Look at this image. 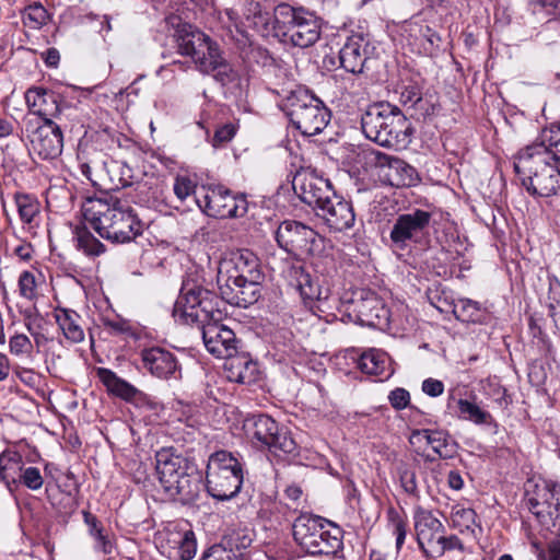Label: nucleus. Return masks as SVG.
I'll list each match as a JSON object with an SVG mask.
<instances>
[{"label":"nucleus","mask_w":560,"mask_h":560,"mask_svg":"<svg viewBox=\"0 0 560 560\" xmlns=\"http://www.w3.org/2000/svg\"><path fill=\"white\" fill-rule=\"evenodd\" d=\"M220 298L195 279L182 282L173 316L183 324L197 326L206 349L217 358L228 359L240 349L241 340L228 326L220 324Z\"/></svg>","instance_id":"nucleus-1"},{"label":"nucleus","mask_w":560,"mask_h":560,"mask_svg":"<svg viewBox=\"0 0 560 560\" xmlns=\"http://www.w3.org/2000/svg\"><path fill=\"white\" fill-rule=\"evenodd\" d=\"M275 238L278 246L295 259L283 270V277L299 292L303 304L313 310L315 303L326 302L331 295L329 283L315 281L302 262L319 249L323 243L319 234L300 221L284 220L276 230Z\"/></svg>","instance_id":"nucleus-2"},{"label":"nucleus","mask_w":560,"mask_h":560,"mask_svg":"<svg viewBox=\"0 0 560 560\" xmlns=\"http://www.w3.org/2000/svg\"><path fill=\"white\" fill-rule=\"evenodd\" d=\"M550 133L551 126L544 128L537 141L515 158L514 171L522 186L534 197H550L560 189V150Z\"/></svg>","instance_id":"nucleus-3"},{"label":"nucleus","mask_w":560,"mask_h":560,"mask_svg":"<svg viewBox=\"0 0 560 560\" xmlns=\"http://www.w3.org/2000/svg\"><path fill=\"white\" fill-rule=\"evenodd\" d=\"M82 215L102 238L113 244L136 242L144 231V223L136 210L114 197L86 198Z\"/></svg>","instance_id":"nucleus-4"},{"label":"nucleus","mask_w":560,"mask_h":560,"mask_svg":"<svg viewBox=\"0 0 560 560\" xmlns=\"http://www.w3.org/2000/svg\"><path fill=\"white\" fill-rule=\"evenodd\" d=\"M361 129L371 141L384 148L406 149L415 128L401 109L389 102H376L361 115Z\"/></svg>","instance_id":"nucleus-5"},{"label":"nucleus","mask_w":560,"mask_h":560,"mask_svg":"<svg viewBox=\"0 0 560 560\" xmlns=\"http://www.w3.org/2000/svg\"><path fill=\"white\" fill-rule=\"evenodd\" d=\"M525 501L537 522L549 529L555 527L560 538V481L547 478L528 480L525 487ZM549 560H560V540L548 545Z\"/></svg>","instance_id":"nucleus-6"},{"label":"nucleus","mask_w":560,"mask_h":560,"mask_svg":"<svg viewBox=\"0 0 560 560\" xmlns=\"http://www.w3.org/2000/svg\"><path fill=\"white\" fill-rule=\"evenodd\" d=\"M280 108L292 127L304 137L323 132L331 118V112L325 103L304 86L290 91L281 100Z\"/></svg>","instance_id":"nucleus-7"},{"label":"nucleus","mask_w":560,"mask_h":560,"mask_svg":"<svg viewBox=\"0 0 560 560\" xmlns=\"http://www.w3.org/2000/svg\"><path fill=\"white\" fill-rule=\"evenodd\" d=\"M245 434L252 445L281 462L291 463L300 456L301 447L290 431L281 428L278 422L266 413L250 415L243 424Z\"/></svg>","instance_id":"nucleus-8"},{"label":"nucleus","mask_w":560,"mask_h":560,"mask_svg":"<svg viewBox=\"0 0 560 560\" xmlns=\"http://www.w3.org/2000/svg\"><path fill=\"white\" fill-rule=\"evenodd\" d=\"M294 541L312 556H336L343 548V530L322 516L303 513L292 524Z\"/></svg>","instance_id":"nucleus-9"},{"label":"nucleus","mask_w":560,"mask_h":560,"mask_svg":"<svg viewBox=\"0 0 560 560\" xmlns=\"http://www.w3.org/2000/svg\"><path fill=\"white\" fill-rule=\"evenodd\" d=\"M244 482V463L237 453L226 450L213 452L207 463L205 487L217 501L235 498Z\"/></svg>","instance_id":"nucleus-10"},{"label":"nucleus","mask_w":560,"mask_h":560,"mask_svg":"<svg viewBox=\"0 0 560 560\" xmlns=\"http://www.w3.org/2000/svg\"><path fill=\"white\" fill-rule=\"evenodd\" d=\"M278 40L299 48H307L322 35V20L303 7L282 2L278 4Z\"/></svg>","instance_id":"nucleus-11"},{"label":"nucleus","mask_w":560,"mask_h":560,"mask_svg":"<svg viewBox=\"0 0 560 560\" xmlns=\"http://www.w3.org/2000/svg\"><path fill=\"white\" fill-rule=\"evenodd\" d=\"M433 211L410 208L399 213L393 222L389 232V247L394 253L425 249L430 246V229L433 221Z\"/></svg>","instance_id":"nucleus-12"},{"label":"nucleus","mask_w":560,"mask_h":560,"mask_svg":"<svg viewBox=\"0 0 560 560\" xmlns=\"http://www.w3.org/2000/svg\"><path fill=\"white\" fill-rule=\"evenodd\" d=\"M177 52L189 57L196 69L209 74L221 62L219 44L209 35L189 24L179 26L174 34Z\"/></svg>","instance_id":"nucleus-13"},{"label":"nucleus","mask_w":560,"mask_h":560,"mask_svg":"<svg viewBox=\"0 0 560 560\" xmlns=\"http://www.w3.org/2000/svg\"><path fill=\"white\" fill-rule=\"evenodd\" d=\"M196 202L206 215L215 219L242 218L248 210L245 194L234 192L221 184L210 185Z\"/></svg>","instance_id":"nucleus-14"},{"label":"nucleus","mask_w":560,"mask_h":560,"mask_svg":"<svg viewBox=\"0 0 560 560\" xmlns=\"http://www.w3.org/2000/svg\"><path fill=\"white\" fill-rule=\"evenodd\" d=\"M292 188L301 201L314 211L318 210L319 206L329 203V199L336 194L331 182L312 167H301L295 172Z\"/></svg>","instance_id":"nucleus-15"},{"label":"nucleus","mask_w":560,"mask_h":560,"mask_svg":"<svg viewBox=\"0 0 560 560\" xmlns=\"http://www.w3.org/2000/svg\"><path fill=\"white\" fill-rule=\"evenodd\" d=\"M159 549L170 560H191L197 552L195 533L187 523H168L159 533Z\"/></svg>","instance_id":"nucleus-16"},{"label":"nucleus","mask_w":560,"mask_h":560,"mask_svg":"<svg viewBox=\"0 0 560 560\" xmlns=\"http://www.w3.org/2000/svg\"><path fill=\"white\" fill-rule=\"evenodd\" d=\"M350 301L351 311L358 322L368 327L383 329L389 323V310L383 300L371 290L355 292Z\"/></svg>","instance_id":"nucleus-17"},{"label":"nucleus","mask_w":560,"mask_h":560,"mask_svg":"<svg viewBox=\"0 0 560 560\" xmlns=\"http://www.w3.org/2000/svg\"><path fill=\"white\" fill-rule=\"evenodd\" d=\"M140 357L143 368L151 375L161 380L182 378V366L172 351L155 346L142 349Z\"/></svg>","instance_id":"nucleus-18"},{"label":"nucleus","mask_w":560,"mask_h":560,"mask_svg":"<svg viewBox=\"0 0 560 560\" xmlns=\"http://www.w3.org/2000/svg\"><path fill=\"white\" fill-rule=\"evenodd\" d=\"M32 151L40 160H54L62 153L63 135L54 120H45L30 136Z\"/></svg>","instance_id":"nucleus-19"},{"label":"nucleus","mask_w":560,"mask_h":560,"mask_svg":"<svg viewBox=\"0 0 560 560\" xmlns=\"http://www.w3.org/2000/svg\"><path fill=\"white\" fill-rule=\"evenodd\" d=\"M25 101L33 114L45 120H52L67 106L60 92L44 86H32L25 92Z\"/></svg>","instance_id":"nucleus-20"},{"label":"nucleus","mask_w":560,"mask_h":560,"mask_svg":"<svg viewBox=\"0 0 560 560\" xmlns=\"http://www.w3.org/2000/svg\"><path fill=\"white\" fill-rule=\"evenodd\" d=\"M202 483V474L198 467L192 464L173 480L172 485L164 488L167 497L182 504H194L200 497Z\"/></svg>","instance_id":"nucleus-21"},{"label":"nucleus","mask_w":560,"mask_h":560,"mask_svg":"<svg viewBox=\"0 0 560 560\" xmlns=\"http://www.w3.org/2000/svg\"><path fill=\"white\" fill-rule=\"evenodd\" d=\"M415 532L418 547L425 558H431L429 547L438 544L439 536L445 534V526L429 510L418 506L413 514Z\"/></svg>","instance_id":"nucleus-22"},{"label":"nucleus","mask_w":560,"mask_h":560,"mask_svg":"<svg viewBox=\"0 0 560 560\" xmlns=\"http://www.w3.org/2000/svg\"><path fill=\"white\" fill-rule=\"evenodd\" d=\"M315 213L330 230L337 232L352 228L355 221L352 203L337 192L329 199V203L319 206Z\"/></svg>","instance_id":"nucleus-23"},{"label":"nucleus","mask_w":560,"mask_h":560,"mask_svg":"<svg viewBox=\"0 0 560 560\" xmlns=\"http://www.w3.org/2000/svg\"><path fill=\"white\" fill-rule=\"evenodd\" d=\"M371 54V45L362 34H352L339 50L340 67L346 71L362 73L365 62Z\"/></svg>","instance_id":"nucleus-24"},{"label":"nucleus","mask_w":560,"mask_h":560,"mask_svg":"<svg viewBox=\"0 0 560 560\" xmlns=\"http://www.w3.org/2000/svg\"><path fill=\"white\" fill-rule=\"evenodd\" d=\"M375 162L381 167H388V177L393 186L415 187L421 182L417 170L399 158L376 151Z\"/></svg>","instance_id":"nucleus-25"},{"label":"nucleus","mask_w":560,"mask_h":560,"mask_svg":"<svg viewBox=\"0 0 560 560\" xmlns=\"http://www.w3.org/2000/svg\"><path fill=\"white\" fill-rule=\"evenodd\" d=\"M278 5L273 9V13L262 10V7L257 1H247L244 8L243 15L246 25L256 31L262 37H273L278 39V23H277Z\"/></svg>","instance_id":"nucleus-26"},{"label":"nucleus","mask_w":560,"mask_h":560,"mask_svg":"<svg viewBox=\"0 0 560 560\" xmlns=\"http://www.w3.org/2000/svg\"><path fill=\"white\" fill-rule=\"evenodd\" d=\"M224 370L231 382L250 385L259 378L257 361L253 360L248 352L240 351V349L235 354L225 359Z\"/></svg>","instance_id":"nucleus-27"},{"label":"nucleus","mask_w":560,"mask_h":560,"mask_svg":"<svg viewBox=\"0 0 560 560\" xmlns=\"http://www.w3.org/2000/svg\"><path fill=\"white\" fill-rule=\"evenodd\" d=\"M192 464V462L176 454L172 447L158 451L155 453V471L163 489L167 485H172L173 480Z\"/></svg>","instance_id":"nucleus-28"},{"label":"nucleus","mask_w":560,"mask_h":560,"mask_svg":"<svg viewBox=\"0 0 560 560\" xmlns=\"http://www.w3.org/2000/svg\"><path fill=\"white\" fill-rule=\"evenodd\" d=\"M219 268L236 279H265L259 258L249 249L240 250L233 258L223 261Z\"/></svg>","instance_id":"nucleus-29"},{"label":"nucleus","mask_w":560,"mask_h":560,"mask_svg":"<svg viewBox=\"0 0 560 560\" xmlns=\"http://www.w3.org/2000/svg\"><path fill=\"white\" fill-rule=\"evenodd\" d=\"M237 54L247 70L255 71L257 68H271L276 65L271 52L266 47L249 40L247 36L237 40Z\"/></svg>","instance_id":"nucleus-30"},{"label":"nucleus","mask_w":560,"mask_h":560,"mask_svg":"<svg viewBox=\"0 0 560 560\" xmlns=\"http://www.w3.org/2000/svg\"><path fill=\"white\" fill-rule=\"evenodd\" d=\"M95 374L100 382L106 387L108 394L126 401L135 400L141 392L126 380L119 377L114 371L107 368H96Z\"/></svg>","instance_id":"nucleus-31"},{"label":"nucleus","mask_w":560,"mask_h":560,"mask_svg":"<svg viewBox=\"0 0 560 560\" xmlns=\"http://www.w3.org/2000/svg\"><path fill=\"white\" fill-rule=\"evenodd\" d=\"M452 314L456 319L468 324L487 325L492 320V315L486 306L468 298L458 299Z\"/></svg>","instance_id":"nucleus-32"},{"label":"nucleus","mask_w":560,"mask_h":560,"mask_svg":"<svg viewBox=\"0 0 560 560\" xmlns=\"http://www.w3.org/2000/svg\"><path fill=\"white\" fill-rule=\"evenodd\" d=\"M423 436L425 442L432 446L440 458H453L457 451V443L443 430H415L412 438Z\"/></svg>","instance_id":"nucleus-33"},{"label":"nucleus","mask_w":560,"mask_h":560,"mask_svg":"<svg viewBox=\"0 0 560 560\" xmlns=\"http://www.w3.org/2000/svg\"><path fill=\"white\" fill-rule=\"evenodd\" d=\"M56 323L65 338L71 343L84 340V330L81 326V316L73 310L57 307L54 312Z\"/></svg>","instance_id":"nucleus-34"},{"label":"nucleus","mask_w":560,"mask_h":560,"mask_svg":"<svg viewBox=\"0 0 560 560\" xmlns=\"http://www.w3.org/2000/svg\"><path fill=\"white\" fill-rule=\"evenodd\" d=\"M358 368L362 373L376 376L380 381L387 380L393 374L386 353L374 349L364 352L359 358Z\"/></svg>","instance_id":"nucleus-35"},{"label":"nucleus","mask_w":560,"mask_h":560,"mask_svg":"<svg viewBox=\"0 0 560 560\" xmlns=\"http://www.w3.org/2000/svg\"><path fill=\"white\" fill-rule=\"evenodd\" d=\"M410 36L427 55L433 56L442 50L444 40L436 27L427 24H412Z\"/></svg>","instance_id":"nucleus-36"},{"label":"nucleus","mask_w":560,"mask_h":560,"mask_svg":"<svg viewBox=\"0 0 560 560\" xmlns=\"http://www.w3.org/2000/svg\"><path fill=\"white\" fill-rule=\"evenodd\" d=\"M86 224L84 221L73 230L75 248L88 257H98L106 252V246L93 235Z\"/></svg>","instance_id":"nucleus-37"},{"label":"nucleus","mask_w":560,"mask_h":560,"mask_svg":"<svg viewBox=\"0 0 560 560\" xmlns=\"http://www.w3.org/2000/svg\"><path fill=\"white\" fill-rule=\"evenodd\" d=\"M24 468L22 456L19 453L5 452L0 454V479L10 491L19 486V474Z\"/></svg>","instance_id":"nucleus-38"},{"label":"nucleus","mask_w":560,"mask_h":560,"mask_svg":"<svg viewBox=\"0 0 560 560\" xmlns=\"http://www.w3.org/2000/svg\"><path fill=\"white\" fill-rule=\"evenodd\" d=\"M459 418L470 421L476 425L497 427L498 423L488 411L479 407L475 401L459 398L457 400Z\"/></svg>","instance_id":"nucleus-39"},{"label":"nucleus","mask_w":560,"mask_h":560,"mask_svg":"<svg viewBox=\"0 0 560 560\" xmlns=\"http://www.w3.org/2000/svg\"><path fill=\"white\" fill-rule=\"evenodd\" d=\"M254 540V530L246 526H236L232 528L226 535H224L221 545H225V549L235 551L237 555H242L243 551L250 547Z\"/></svg>","instance_id":"nucleus-40"},{"label":"nucleus","mask_w":560,"mask_h":560,"mask_svg":"<svg viewBox=\"0 0 560 560\" xmlns=\"http://www.w3.org/2000/svg\"><path fill=\"white\" fill-rule=\"evenodd\" d=\"M82 516L84 524L88 526L90 536H92L96 541V548L105 555H110L114 550V544L108 536L104 534L102 523L88 510L82 511Z\"/></svg>","instance_id":"nucleus-41"},{"label":"nucleus","mask_w":560,"mask_h":560,"mask_svg":"<svg viewBox=\"0 0 560 560\" xmlns=\"http://www.w3.org/2000/svg\"><path fill=\"white\" fill-rule=\"evenodd\" d=\"M429 303L440 313H453L456 301L453 293L442 283H433L425 292Z\"/></svg>","instance_id":"nucleus-42"},{"label":"nucleus","mask_w":560,"mask_h":560,"mask_svg":"<svg viewBox=\"0 0 560 560\" xmlns=\"http://www.w3.org/2000/svg\"><path fill=\"white\" fill-rule=\"evenodd\" d=\"M14 200L22 223L33 228V223L40 212V203L37 198L30 194L18 192Z\"/></svg>","instance_id":"nucleus-43"},{"label":"nucleus","mask_w":560,"mask_h":560,"mask_svg":"<svg viewBox=\"0 0 560 560\" xmlns=\"http://www.w3.org/2000/svg\"><path fill=\"white\" fill-rule=\"evenodd\" d=\"M240 288L235 300V306L248 307L256 303L261 296V283L264 279H238Z\"/></svg>","instance_id":"nucleus-44"},{"label":"nucleus","mask_w":560,"mask_h":560,"mask_svg":"<svg viewBox=\"0 0 560 560\" xmlns=\"http://www.w3.org/2000/svg\"><path fill=\"white\" fill-rule=\"evenodd\" d=\"M21 13L24 26L31 30L42 28L50 19L48 11L40 2L28 4Z\"/></svg>","instance_id":"nucleus-45"},{"label":"nucleus","mask_w":560,"mask_h":560,"mask_svg":"<svg viewBox=\"0 0 560 560\" xmlns=\"http://www.w3.org/2000/svg\"><path fill=\"white\" fill-rule=\"evenodd\" d=\"M217 283L221 300L235 306L240 280L231 273L225 272L219 268L217 276Z\"/></svg>","instance_id":"nucleus-46"},{"label":"nucleus","mask_w":560,"mask_h":560,"mask_svg":"<svg viewBox=\"0 0 560 560\" xmlns=\"http://www.w3.org/2000/svg\"><path fill=\"white\" fill-rule=\"evenodd\" d=\"M422 100V85L420 78L417 75L416 79L401 80L399 85V102L404 106L413 107Z\"/></svg>","instance_id":"nucleus-47"},{"label":"nucleus","mask_w":560,"mask_h":560,"mask_svg":"<svg viewBox=\"0 0 560 560\" xmlns=\"http://www.w3.org/2000/svg\"><path fill=\"white\" fill-rule=\"evenodd\" d=\"M535 14L548 18V24H556L560 28V0H529Z\"/></svg>","instance_id":"nucleus-48"},{"label":"nucleus","mask_w":560,"mask_h":560,"mask_svg":"<svg viewBox=\"0 0 560 560\" xmlns=\"http://www.w3.org/2000/svg\"><path fill=\"white\" fill-rule=\"evenodd\" d=\"M397 476L404 492L413 498H419V489L417 483V475L408 464L400 463L397 466Z\"/></svg>","instance_id":"nucleus-49"},{"label":"nucleus","mask_w":560,"mask_h":560,"mask_svg":"<svg viewBox=\"0 0 560 560\" xmlns=\"http://www.w3.org/2000/svg\"><path fill=\"white\" fill-rule=\"evenodd\" d=\"M95 155H98L97 151L93 148H81L77 154L79 161V170L92 185H96V180L93 178L92 170L96 165Z\"/></svg>","instance_id":"nucleus-50"},{"label":"nucleus","mask_w":560,"mask_h":560,"mask_svg":"<svg viewBox=\"0 0 560 560\" xmlns=\"http://www.w3.org/2000/svg\"><path fill=\"white\" fill-rule=\"evenodd\" d=\"M18 26V22H11L0 31V62L2 63L13 55V36Z\"/></svg>","instance_id":"nucleus-51"},{"label":"nucleus","mask_w":560,"mask_h":560,"mask_svg":"<svg viewBox=\"0 0 560 560\" xmlns=\"http://www.w3.org/2000/svg\"><path fill=\"white\" fill-rule=\"evenodd\" d=\"M19 485H23L32 491L39 490L44 485V478L37 467L28 466L19 474Z\"/></svg>","instance_id":"nucleus-52"},{"label":"nucleus","mask_w":560,"mask_h":560,"mask_svg":"<svg viewBox=\"0 0 560 560\" xmlns=\"http://www.w3.org/2000/svg\"><path fill=\"white\" fill-rule=\"evenodd\" d=\"M387 398L392 408L397 411L409 408L411 410L420 412V410L417 407L411 405L410 393L404 387L394 388L393 390L389 392Z\"/></svg>","instance_id":"nucleus-53"},{"label":"nucleus","mask_w":560,"mask_h":560,"mask_svg":"<svg viewBox=\"0 0 560 560\" xmlns=\"http://www.w3.org/2000/svg\"><path fill=\"white\" fill-rule=\"evenodd\" d=\"M33 350L31 339L24 334L15 332L9 339V351L14 357L30 355Z\"/></svg>","instance_id":"nucleus-54"},{"label":"nucleus","mask_w":560,"mask_h":560,"mask_svg":"<svg viewBox=\"0 0 560 560\" xmlns=\"http://www.w3.org/2000/svg\"><path fill=\"white\" fill-rule=\"evenodd\" d=\"M225 545L215 544L209 547L201 556L200 560H242V555L225 549Z\"/></svg>","instance_id":"nucleus-55"},{"label":"nucleus","mask_w":560,"mask_h":560,"mask_svg":"<svg viewBox=\"0 0 560 560\" xmlns=\"http://www.w3.org/2000/svg\"><path fill=\"white\" fill-rule=\"evenodd\" d=\"M197 183L187 175H177L174 180L173 190L175 196L184 201L187 197L196 192Z\"/></svg>","instance_id":"nucleus-56"},{"label":"nucleus","mask_w":560,"mask_h":560,"mask_svg":"<svg viewBox=\"0 0 560 560\" xmlns=\"http://www.w3.org/2000/svg\"><path fill=\"white\" fill-rule=\"evenodd\" d=\"M237 128L234 124L228 122L221 126H218L214 130L213 137L211 139V144L214 148H222L228 144L236 135Z\"/></svg>","instance_id":"nucleus-57"},{"label":"nucleus","mask_w":560,"mask_h":560,"mask_svg":"<svg viewBox=\"0 0 560 560\" xmlns=\"http://www.w3.org/2000/svg\"><path fill=\"white\" fill-rule=\"evenodd\" d=\"M51 504L57 513L65 518H69L78 508L75 499L69 492H61L60 499Z\"/></svg>","instance_id":"nucleus-58"},{"label":"nucleus","mask_w":560,"mask_h":560,"mask_svg":"<svg viewBox=\"0 0 560 560\" xmlns=\"http://www.w3.org/2000/svg\"><path fill=\"white\" fill-rule=\"evenodd\" d=\"M104 328L113 336L136 337L131 325L124 319H104Z\"/></svg>","instance_id":"nucleus-59"},{"label":"nucleus","mask_w":560,"mask_h":560,"mask_svg":"<svg viewBox=\"0 0 560 560\" xmlns=\"http://www.w3.org/2000/svg\"><path fill=\"white\" fill-rule=\"evenodd\" d=\"M221 62L215 65V68L211 71L214 72L215 81L220 82L222 85H228L232 83L236 79V73L225 60L223 55L221 54Z\"/></svg>","instance_id":"nucleus-60"},{"label":"nucleus","mask_w":560,"mask_h":560,"mask_svg":"<svg viewBox=\"0 0 560 560\" xmlns=\"http://www.w3.org/2000/svg\"><path fill=\"white\" fill-rule=\"evenodd\" d=\"M19 290L20 294L27 300H33L36 296L35 277L31 271H23L20 275Z\"/></svg>","instance_id":"nucleus-61"},{"label":"nucleus","mask_w":560,"mask_h":560,"mask_svg":"<svg viewBox=\"0 0 560 560\" xmlns=\"http://www.w3.org/2000/svg\"><path fill=\"white\" fill-rule=\"evenodd\" d=\"M23 316L25 327L31 335L35 332H43L45 319L37 310H27L23 313Z\"/></svg>","instance_id":"nucleus-62"},{"label":"nucleus","mask_w":560,"mask_h":560,"mask_svg":"<svg viewBox=\"0 0 560 560\" xmlns=\"http://www.w3.org/2000/svg\"><path fill=\"white\" fill-rule=\"evenodd\" d=\"M436 546L439 547L438 548L439 557H442L446 551H451L454 549L464 551V544L457 535H451V536H445V534L440 535Z\"/></svg>","instance_id":"nucleus-63"},{"label":"nucleus","mask_w":560,"mask_h":560,"mask_svg":"<svg viewBox=\"0 0 560 560\" xmlns=\"http://www.w3.org/2000/svg\"><path fill=\"white\" fill-rule=\"evenodd\" d=\"M316 273L331 278L337 272L335 259L331 256L318 257L313 261Z\"/></svg>","instance_id":"nucleus-64"}]
</instances>
